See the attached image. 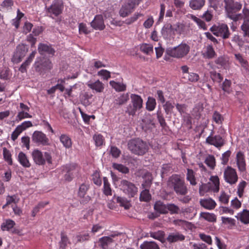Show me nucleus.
Wrapping results in <instances>:
<instances>
[{
	"label": "nucleus",
	"mask_w": 249,
	"mask_h": 249,
	"mask_svg": "<svg viewBox=\"0 0 249 249\" xmlns=\"http://www.w3.org/2000/svg\"><path fill=\"white\" fill-rule=\"evenodd\" d=\"M227 16L236 22L242 19V14H236L242 7V4L234 0H224Z\"/></svg>",
	"instance_id": "f257e3e1"
},
{
	"label": "nucleus",
	"mask_w": 249,
	"mask_h": 249,
	"mask_svg": "<svg viewBox=\"0 0 249 249\" xmlns=\"http://www.w3.org/2000/svg\"><path fill=\"white\" fill-rule=\"evenodd\" d=\"M128 148L134 154L142 156L148 152L149 146L146 142L140 138H136L128 142Z\"/></svg>",
	"instance_id": "f03ea898"
},
{
	"label": "nucleus",
	"mask_w": 249,
	"mask_h": 249,
	"mask_svg": "<svg viewBox=\"0 0 249 249\" xmlns=\"http://www.w3.org/2000/svg\"><path fill=\"white\" fill-rule=\"evenodd\" d=\"M168 183L173 187L178 195L185 196L188 192L187 187L180 177L178 175H173L169 178Z\"/></svg>",
	"instance_id": "7ed1b4c3"
},
{
	"label": "nucleus",
	"mask_w": 249,
	"mask_h": 249,
	"mask_svg": "<svg viewBox=\"0 0 249 249\" xmlns=\"http://www.w3.org/2000/svg\"><path fill=\"white\" fill-rule=\"evenodd\" d=\"M190 49L189 45L182 43L177 47L167 48L166 50V53L174 58H182L188 53Z\"/></svg>",
	"instance_id": "20e7f679"
},
{
	"label": "nucleus",
	"mask_w": 249,
	"mask_h": 249,
	"mask_svg": "<svg viewBox=\"0 0 249 249\" xmlns=\"http://www.w3.org/2000/svg\"><path fill=\"white\" fill-rule=\"evenodd\" d=\"M35 71L40 75H44L47 71L50 70L53 68L51 61L47 59H41L37 61L34 64Z\"/></svg>",
	"instance_id": "39448f33"
},
{
	"label": "nucleus",
	"mask_w": 249,
	"mask_h": 249,
	"mask_svg": "<svg viewBox=\"0 0 249 249\" xmlns=\"http://www.w3.org/2000/svg\"><path fill=\"white\" fill-rule=\"evenodd\" d=\"M120 186L123 192L129 197H134L138 192V188L135 185L126 179L121 180Z\"/></svg>",
	"instance_id": "423d86ee"
},
{
	"label": "nucleus",
	"mask_w": 249,
	"mask_h": 249,
	"mask_svg": "<svg viewBox=\"0 0 249 249\" xmlns=\"http://www.w3.org/2000/svg\"><path fill=\"white\" fill-rule=\"evenodd\" d=\"M28 51V47L24 44H19L16 48L12 58V61L15 63L20 62L22 59L25 56Z\"/></svg>",
	"instance_id": "0eeeda50"
},
{
	"label": "nucleus",
	"mask_w": 249,
	"mask_h": 249,
	"mask_svg": "<svg viewBox=\"0 0 249 249\" xmlns=\"http://www.w3.org/2000/svg\"><path fill=\"white\" fill-rule=\"evenodd\" d=\"M46 9L48 13L57 17L62 12L63 9V2L62 0H54L51 6Z\"/></svg>",
	"instance_id": "6e6552de"
},
{
	"label": "nucleus",
	"mask_w": 249,
	"mask_h": 249,
	"mask_svg": "<svg viewBox=\"0 0 249 249\" xmlns=\"http://www.w3.org/2000/svg\"><path fill=\"white\" fill-rule=\"evenodd\" d=\"M225 181L230 184H234L238 180V176L234 169L231 166H227L224 173Z\"/></svg>",
	"instance_id": "1a4fd4ad"
},
{
	"label": "nucleus",
	"mask_w": 249,
	"mask_h": 249,
	"mask_svg": "<svg viewBox=\"0 0 249 249\" xmlns=\"http://www.w3.org/2000/svg\"><path fill=\"white\" fill-rule=\"evenodd\" d=\"M206 142L209 144L214 145L217 148H220L225 143V141L219 135L213 136L212 133L208 137L206 140Z\"/></svg>",
	"instance_id": "9d476101"
},
{
	"label": "nucleus",
	"mask_w": 249,
	"mask_h": 249,
	"mask_svg": "<svg viewBox=\"0 0 249 249\" xmlns=\"http://www.w3.org/2000/svg\"><path fill=\"white\" fill-rule=\"evenodd\" d=\"M63 171L66 174L64 176L65 179L68 181H71L74 176L77 173L76 165L74 164H67L63 167Z\"/></svg>",
	"instance_id": "9b49d317"
},
{
	"label": "nucleus",
	"mask_w": 249,
	"mask_h": 249,
	"mask_svg": "<svg viewBox=\"0 0 249 249\" xmlns=\"http://www.w3.org/2000/svg\"><path fill=\"white\" fill-rule=\"evenodd\" d=\"M32 140L34 142L41 144L43 145L49 144L48 138L41 131H35L32 136Z\"/></svg>",
	"instance_id": "f8f14e48"
},
{
	"label": "nucleus",
	"mask_w": 249,
	"mask_h": 249,
	"mask_svg": "<svg viewBox=\"0 0 249 249\" xmlns=\"http://www.w3.org/2000/svg\"><path fill=\"white\" fill-rule=\"evenodd\" d=\"M91 26L95 30L102 31L105 28V25L102 15H97L90 22Z\"/></svg>",
	"instance_id": "ddd939ff"
},
{
	"label": "nucleus",
	"mask_w": 249,
	"mask_h": 249,
	"mask_svg": "<svg viewBox=\"0 0 249 249\" xmlns=\"http://www.w3.org/2000/svg\"><path fill=\"white\" fill-rule=\"evenodd\" d=\"M89 188V185L85 183H83L80 186L78 192V196L82 199L81 200V203H86L90 199V197L89 196H86L87 192Z\"/></svg>",
	"instance_id": "4468645a"
},
{
	"label": "nucleus",
	"mask_w": 249,
	"mask_h": 249,
	"mask_svg": "<svg viewBox=\"0 0 249 249\" xmlns=\"http://www.w3.org/2000/svg\"><path fill=\"white\" fill-rule=\"evenodd\" d=\"M38 51L41 55L48 54L53 56L55 52L54 49L51 45L44 43H39L38 46Z\"/></svg>",
	"instance_id": "2eb2a0df"
},
{
	"label": "nucleus",
	"mask_w": 249,
	"mask_h": 249,
	"mask_svg": "<svg viewBox=\"0 0 249 249\" xmlns=\"http://www.w3.org/2000/svg\"><path fill=\"white\" fill-rule=\"evenodd\" d=\"M32 157L36 164L39 165H44L45 160L42 153L39 150L35 149L32 153Z\"/></svg>",
	"instance_id": "dca6fc26"
},
{
	"label": "nucleus",
	"mask_w": 249,
	"mask_h": 249,
	"mask_svg": "<svg viewBox=\"0 0 249 249\" xmlns=\"http://www.w3.org/2000/svg\"><path fill=\"white\" fill-rule=\"evenodd\" d=\"M185 239V236L179 232L176 231L170 233L166 239L169 243L182 241Z\"/></svg>",
	"instance_id": "f3484780"
},
{
	"label": "nucleus",
	"mask_w": 249,
	"mask_h": 249,
	"mask_svg": "<svg viewBox=\"0 0 249 249\" xmlns=\"http://www.w3.org/2000/svg\"><path fill=\"white\" fill-rule=\"evenodd\" d=\"M142 129L145 132H151L155 127V123L151 117H145L142 120Z\"/></svg>",
	"instance_id": "a211bd4d"
},
{
	"label": "nucleus",
	"mask_w": 249,
	"mask_h": 249,
	"mask_svg": "<svg viewBox=\"0 0 249 249\" xmlns=\"http://www.w3.org/2000/svg\"><path fill=\"white\" fill-rule=\"evenodd\" d=\"M129 99V94L128 93L122 94L113 101V107L118 108L121 106L125 104L128 101Z\"/></svg>",
	"instance_id": "6ab92c4d"
},
{
	"label": "nucleus",
	"mask_w": 249,
	"mask_h": 249,
	"mask_svg": "<svg viewBox=\"0 0 249 249\" xmlns=\"http://www.w3.org/2000/svg\"><path fill=\"white\" fill-rule=\"evenodd\" d=\"M236 163L239 170L243 172L246 171V162L244 155L243 153L239 151L236 154Z\"/></svg>",
	"instance_id": "aec40b11"
},
{
	"label": "nucleus",
	"mask_w": 249,
	"mask_h": 249,
	"mask_svg": "<svg viewBox=\"0 0 249 249\" xmlns=\"http://www.w3.org/2000/svg\"><path fill=\"white\" fill-rule=\"evenodd\" d=\"M135 5L134 4L131 3L130 2H128L123 5L120 10L119 14L122 17H125L127 16L132 12V10L134 8Z\"/></svg>",
	"instance_id": "412c9836"
},
{
	"label": "nucleus",
	"mask_w": 249,
	"mask_h": 249,
	"mask_svg": "<svg viewBox=\"0 0 249 249\" xmlns=\"http://www.w3.org/2000/svg\"><path fill=\"white\" fill-rule=\"evenodd\" d=\"M167 204L160 201H156L154 206V210L160 214H167Z\"/></svg>",
	"instance_id": "4be33fe9"
},
{
	"label": "nucleus",
	"mask_w": 249,
	"mask_h": 249,
	"mask_svg": "<svg viewBox=\"0 0 249 249\" xmlns=\"http://www.w3.org/2000/svg\"><path fill=\"white\" fill-rule=\"evenodd\" d=\"M200 204L202 207L209 210L213 209L216 205L215 202L212 198L201 199Z\"/></svg>",
	"instance_id": "5701e85b"
},
{
	"label": "nucleus",
	"mask_w": 249,
	"mask_h": 249,
	"mask_svg": "<svg viewBox=\"0 0 249 249\" xmlns=\"http://www.w3.org/2000/svg\"><path fill=\"white\" fill-rule=\"evenodd\" d=\"M205 0H190L189 6L195 10H199L204 6Z\"/></svg>",
	"instance_id": "b1692460"
},
{
	"label": "nucleus",
	"mask_w": 249,
	"mask_h": 249,
	"mask_svg": "<svg viewBox=\"0 0 249 249\" xmlns=\"http://www.w3.org/2000/svg\"><path fill=\"white\" fill-rule=\"evenodd\" d=\"M219 36H221L223 39L229 37L230 33L228 26L225 24H222L218 26Z\"/></svg>",
	"instance_id": "393cba45"
},
{
	"label": "nucleus",
	"mask_w": 249,
	"mask_h": 249,
	"mask_svg": "<svg viewBox=\"0 0 249 249\" xmlns=\"http://www.w3.org/2000/svg\"><path fill=\"white\" fill-rule=\"evenodd\" d=\"M202 55L205 58L213 59L216 56V53L212 45H209L206 47V50L202 53Z\"/></svg>",
	"instance_id": "a878e982"
},
{
	"label": "nucleus",
	"mask_w": 249,
	"mask_h": 249,
	"mask_svg": "<svg viewBox=\"0 0 249 249\" xmlns=\"http://www.w3.org/2000/svg\"><path fill=\"white\" fill-rule=\"evenodd\" d=\"M113 242V239L108 236L102 237L99 240L100 246L102 249H107L108 246Z\"/></svg>",
	"instance_id": "bb28decb"
},
{
	"label": "nucleus",
	"mask_w": 249,
	"mask_h": 249,
	"mask_svg": "<svg viewBox=\"0 0 249 249\" xmlns=\"http://www.w3.org/2000/svg\"><path fill=\"white\" fill-rule=\"evenodd\" d=\"M131 102L137 109H139L142 107V100L141 96L132 94L131 95Z\"/></svg>",
	"instance_id": "cd10ccee"
},
{
	"label": "nucleus",
	"mask_w": 249,
	"mask_h": 249,
	"mask_svg": "<svg viewBox=\"0 0 249 249\" xmlns=\"http://www.w3.org/2000/svg\"><path fill=\"white\" fill-rule=\"evenodd\" d=\"M88 86L90 89L95 90L97 92H101L104 89L103 84L99 80L94 83L87 84Z\"/></svg>",
	"instance_id": "c85d7f7f"
},
{
	"label": "nucleus",
	"mask_w": 249,
	"mask_h": 249,
	"mask_svg": "<svg viewBox=\"0 0 249 249\" xmlns=\"http://www.w3.org/2000/svg\"><path fill=\"white\" fill-rule=\"evenodd\" d=\"M150 236L157 240H159L161 243H164L166 241L165 239V232L162 231H158L156 232H150Z\"/></svg>",
	"instance_id": "c756f323"
},
{
	"label": "nucleus",
	"mask_w": 249,
	"mask_h": 249,
	"mask_svg": "<svg viewBox=\"0 0 249 249\" xmlns=\"http://www.w3.org/2000/svg\"><path fill=\"white\" fill-rule=\"evenodd\" d=\"M18 160L19 163L24 167H29L31 164L25 153L20 152L18 155Z\"/></svg>",
	"instance_id": "7c9ffc66"
},
{
	"label": "nucleus",
	"mask_w": 249,
	"mask_h": 249,
	"mask_svg": "<svg viewBox=\"0 0 249 249\" xmlns=\"http://www.w3.org/2000/svg\"><path fill=\"white\" fill-rule=\"evenodd\" d=\"M93 95L91 93L85 92L82 93L80 96V101L85 106H89L90 104V99H91Z\"/></svg>",
	"instance_id": "2f4dec72"
},
{
	"label": "nucleus",
	"mask_w": 249,
	"mask_h": 249,
	"mask_svg": "<svg viewBox=\"0 0 249 249\" xmlns=\"http://www.w3.org/2000/svg\"><path fill=\"white\" fill-rule=\"evenodd\" d=\"M61 240L59 242L60 249H66L68 244H70L69 238L64 231L60 233Z\"/></svg>",
	"instance_id": "473e14b6"
},
{
	"label": "nucleus",
	"mask_w": 249,
	"mask_h": 249,
	"mask_svg": "<svg viewBox=\"0 0 249 249\" xmlns=\"http://www.w3.org/2000/svg\"><path fill=\"white\" fill-rule=\"evenodd\" d=\"M236 217L244 224L249 223V211L244 210L242 213H238Z\"/></svg>",
	"instance_id": "72a5a7b5"
},
{
	"label": "nucleus",
	"mask_w": 249,
	"mask_h": 249,
	"mask_svg": "<svg viewBox=\"0 0 249 249\" xmlns=\"http://www.w3.org/2000/svg\"><path fill=\"white\" fill-rule=\"evenodd\" d=\"M141 249H160L158 245L154 241H145L140 246Z\"/></svg>",
	"instance_id": "f704fd0d"
},
{
	"label": "nucleus",
	"mask_w": 249,
	"mask_h": 249,
	"mask_svg": "<svg viewBox=\"0 0 249 249\" xmlns=\"http://www.w3.org/2000/svg\"><path fill=\"white\" fill-rule=\"evenodd\" d=\"M177 30L176 29V31ZM175 30L173 28L170 23H166L164 25L161 29V34L164 37H167L170 33L174 32Z\"/></svg>",
	"instance_id": "c9c22d12"
},
{
	"label": "nucleus",
	"mask_w": 249,
	"mask_h": 249,
	"mask_svg": "<svg viewBox=\"0 0 249 249\" xmlns=\"http://www.w3.org/2000/svg\"><path fill=\"white\" fill-rule=\"evenodd\" d=\"M200 216L210 222H214L216 220V215L212 213L202 212L200 214Z\"/></svg>",
	"instance_id": "e433bc0d"
},
{
	"label": "nucleus",
	"mask_w": 249,
	"mask_h": 249,
	"mask_svg": "<svg viewBox=\"0 0 249 249\" xmlns=\"http://www.w3.org/2000/svg\"><path fill=\"white\" fill-rule=\"evenodd\" d=\"M112 167L123 174H126L129 173V169L122 164L113 163Z\"/></svg>",
	"instance_id": "4c0bfd02"
},
{
	"label": "nucleus",
	"mask_w": 249,
	"mask_h": 249,
	"mask_svg": "<svg viewBox=\"0 0 249 249\" xmlns=\"http://www.w3.org/2000/svg\"><path fill=\"white\" fill-rule=\"evenodd\" d=\"M60 142L64 147L69 148L71 147L72 142L71 138L65 134H62L60 137Z\"/></svg>",
	"instance_id": "58836bf2"
},
{
	"label": "nucleus",
	"mask_w": 249,
	"mask_h": 249,
	"mask_svg": "<svg viewBox=\"0 0 249 249\" xmlns=\"http://www.w3.org/2000/svg\"><path fill=\"white\" fill-rule=\"evenodd\" d=\"M109 84L117 91H124L126 90V85L123 83L111 81Z\"/></svg>",
	"instance_id": "ea45409f"
},
{
	"label": "nucleus",
	"mask_w": 249,
	"mask_h": 249,
	"mask_svg": "<svg viewBox=\"0 0 249 249\" xmlns=\"http://www.w3.org/2000/svg\"><path fill=\"white\" fill-rule=\"evenodd\" d=\"M15 225V222L11 219H7L1 225L2 231H9L12 229Z\"/></svg>",
	"instance_id": "a19ab883"
},
{
	"label": "nucleus",
	"mask_w": 249,
	"mask_h": 249,
	"mask_svg": "<svg viewBox=\"0 0 249 249\" xmlns=\"http://www.w3.org/2000/svg\"><path fill=\"white\" fill-rule=\"evenodd\" d=\"M144 190L141 193L140 200L142 201H148L151 199V195L149 193V188H143Z\"/></svg>",
	"instance_id": "79ce46f5"
},
{
	"label": "nucleus",
	"mask_w": 249,
	"mask_h": 249,
	"mask_svg": "<svg viewBox=\"0 0 249 249\" xmlns=\"http://www.w3.org/2000/svg\"><path fill=\"white\" fill-rule=\"evenodd\" d=\"M116 201L121 206L124 207L126 210L129 209L131 206L129 201L125 198L118 196L116 198Z\"/></svg>",
	"instance_id": "37998d69"
},
{
	"label": "nucleus",
	"mask_w": 249,
	"mask_h": 249,
	"mask_svg": "<svg viewBox=\"0 0 249 249\" xmlns=\"http://www.w3.org/2000/svg\"><path fill=\"white\" fill-rule=\"evenodd\" d=\"M167 213L169 212L171 214H178L180 211L179 208L173 203L167 204Z\"/></svg>",
	"instance_id": "c03bdc74"
},
{
	"label": "nucleus",
	"mask_w": 249,
	"mask_h": 249,
	"mask_svg": "<svg viewBox=\"0 0 249 249\" xmlns=\"http://www.w3.org/2000/svg\"><path fill=\"white\" fill-rule=\"evenodd\" d=\"M156 102L153 97H149L146 104V108L149 111L153 110L156 107Z\"/></svg>",
	"instance_id": "a18cd8bd"
},
{
	"label": "nucleus",
	"mask_w": 249,
	"mask_h": 249,
	"mask_svg": "<svg viewBox=\"0 0 249 249\" xmlns=\"http://www.w3.org/2000/svg\"><path fill=\"white\" fill-rule=\"evenodd\" d=\"M187 179L190 181V183L192 185H196V182L195 177V173L192 169H188L187 173Z\"/></svg>",
	"instance_id": "49530a36"
},
{
	"label": "nucleus",
	"mask_w": 249,
	"mask_h": 249,
	"mask_svg": "<svg viewBox=\"0 0 249 249\" xmlns=\"http://www.w3.org/2000/svg\"><path fill=\"white\" fill-rule=\"evenodd\" d=\"M205 163L210 167L211 169H213L215 166L214 157L213 155H208L205 160Z\"/></svg>",
	"instance_id": "de8ad7c7"
},
{
	"label": "nucleus",
	"mask_w": 249,
	"mask_h": 249,
	"mask_svg": "<svg viewBox=\"0 0 249 249\" xmlns=\"http://www.w3.org/2000/svg\"><path fill=\"white\" fill-rule=\"evenodd\" d=\"M140 50L146 54L153 53V48L151 45L142 44L140 46Z\"/></svg>",
	"instance_id": "09e8293b"
},
{
	"label": "nucleus",
	"mask_w": 249,
	"mask_h": 249,
	"mask_svg": "<svg viewBox=\"0 0 249 249\" xmlns=\"http://www.w3.org/2000/svg\"><path fill=\"white\" fill-rule=\"evenodd\" d=\"M153 178L152 174L147 176V177L144 179V181L142 184V188H149L152 184Z\"/></svg>",
	"instance_id": "8fccbe9b"
},
{
	"label": "nucleus",
	"mask_w": 249,
	"mask_h": 249,
	"mask_svg": "<svg viewBox=\"0 0 249 249\" xmlns=\"http://www.w3.org/2000/svg\"><path fill=\"white\" fill-rule=\"evenodd\" d=\"M104 193L106 196L111 195V189L110 184L106 177H104Z\"/></svg>",
	"instance_id": "3c124183"
},
{
	"label": "nucleus",
	"mask_w": 249,
	"mask_h": 249,
	"mask_svg": "<svg viewBox=\"0 0 249 249\" xmlns=\"http://www.w3.org/2000/svg\"><path fill=\"white\" fill-rule=\"evenodd\" d=\"M210 74L211 79L214 82L220 83L223 80V77L221 74L216 72L215 71H212L210 72Z\"/></svg>",
	"instance_id": "603ef678"
},
{
	"label": "nucleus",
	"mask_w": 249,
	"mask_h": 249,
	"mask_svg": "<svg viewBox=\"0 0 249 249\" xmlns=\"http://www.w3.org/2000/svg\"><path fill=\"white\" fill-rule=\"evenodd\" d=\"M3 155L5 160L6 161L9 165H12L13 161L11 158V153L9 150L5 147L3 148Z\"/></svg>",
	"instance_id": "864d4df0"
},
{
	"label": "nucleus",
	"mask_w": 249,
	"mask_h": 249,
	"mask_svg": "<svg viewBox=\"0 0 249 249\" xmlns=\"http://www.w3.org/2000/svg\"><path fill=\"white\" fill-rule=\"evenodd\" d=\"M210 189V183H202L199 188V193L200 196H204V194L208 192Z\"/></svg>",
	"instance_id": "5fc2aeb1"
},
{
	"label": "nucleus",
	"mask_w": 249,
	"mask_h": 249,
	"mask_svg": "<svg viewBox=\"0 0 249 249\" xmlns=\"http://www.w3.org/2000/svg\"><path fill=\"white\" fill-rule=\"evenodd\" d=\"M157 118L158 120V121L160 125V126L163 128H164L166 126H167V124L166 123L165 119L161 113V111H158L157 113Z\"/></svg>",
	"instance_id": "6e6d98bb"
},
{
	"label": "nucleus",
	"mask_w": 249,
	"mask_h": 249,
	"mask_svg": "<svg viewBox=\"0 0 249 249\" xmlns=\"http://www.w3.org/2000/svg\"><path fill=\"white\" fill-rule=\"evenodd\" d=\"M231 82L230 80L225 79L222 85L223 90L227 93H230L231 91Z\"/></svg>",
	"instance_id": "4d7b16f0"
},
{
	"label": "nucleus",
	"mask_w": 249,
	"mask_h": 249,
	"mask_svg": "<svg viewBox=\"0 0 249 249\" xmlns=\"http://www.w3.org/2000/svg\"><path fill=\"white\" fill-rule=\"evenodd\" d=\"M235 57L240 63L241 66L246 70H248V62L245 60L240 53L235 54Z\"/></svg>",
	"instance_id": "13d9d810"
},
{
	"label": "nucleus",
	"mask_w": 249,
	"mask_h": 249,
	"mask_svg": "<svg viewBox=\"0 0 249 249\" xmlns=\"http://www.w3.org/2000/svg\"><path fill=\"white\" fill-rule=\"evenodd\" d=\"M163 108L166 114H171L174 106L170 101H167L164 105H163Z\"/></svg>",
	"instance_id": "bf43d9fd"
},
{
	"label": "nucleus",
	"mask_w": 249,
	"mask_h": 249,
	"mask_svg": "<svg viewBox=\"0 0 249 249\" xmlns=\"http://www.w3.org/2000/svg\"><path fill=\"white\" fill-rule=\"evenodd\" d=\"M151 174L150 172L145 169H139L136 172V175L137 177H141L143 179Z\"/></svg>",
	"instance_id": "052dcab7"
},
{
	"label": "nucleus",
	"mask_w": 249,
	"mask_h": 249,
	"mask_svg": "<svg viewBox=\"0 0 249 249\" xmlns=\"http://www.w3.org/2000/svg\"><path fill=\"white\" fill-rule=\"evenodd\" d=\"M32 118V116L28 113V111H21L18 113L16 117V120L21 121L24 118Z\"/></svg>",
	"instance_id": "680f3d73"
},
{
	"label": "nucleus",
	"mask_w": 249,
	"mask_h": 249,
	"mask_svg": "<svg viewBox=\"0 0 249 249\" xmlns=\"http://www.w3.org/2000/svg\"><path fill=\"white\" fill-rule=\"evenodd\" d=\"M14 4V1L12 0H4L0 5V6L3 9L8 10L12 8Z\"/></svg>",
	"instance_id": "e2e57ef3"
},
{
	"label": "nucleus",
	"mask_w": 249,
	"mask_h": 249,
	"mask_svg": "<svg viewBox=\"0 0 249 249\" xmlns=\"http://www.w3.org/2000/svg\"><path fill=\"white\" fill-rule=\"evenodd\" d=\"M246 185L247 182L244 180H243L238 184L237 193L240 197H241L243 196L244 190L246 186Z\"/></svg>",
	"instance_id": "0e129e2a"
},
{
	"label": "nucleus",
	"mask_w": 249,
	"mask_h": 249,
	"mask_svg": "<svg viewBox=\"0 0 249 249\" xmlns=\"http://www.w3.org/2000/svg\"><path fill=\"white\" fill-rule=\"evenodd\" d=\"M241 29L244 32V37H249V22H244L241 26Z\"/></svg>",
	"instance_id": "69168bd1"
},
{
	"label": "nucleus",
	"mask_w": 249,
	"mask_h": 249,
	"mask_svg": "<svg viewBox=\"0 0 249 249\" xmlns=\"http://www.w3.org/2000/svg\"><path fill=\"white\" fill-rule=\"evenodd\" d=\"M76 238L77 240L76 243L83 242L89 240V233H85L84 234H79L76 236Z\"/></svg>",
	"instance_id": "338daca9"
},
{
	"label": "nucleus",
	"mask_w": 249,
	"mask_h": 249,
	"mask_svg": "<svg viewBox=\"0 0 249 249\" xmlns=\"http://www.w3.org/2000/svg\"><path fill=\"white\" fill-rule=\"evenodd\" d=\"M9 70L8 68H4L0 72V78L4 80L9 79Z\"/></svg>",
	"instance_id": "774afa93"
}]
</instances>
